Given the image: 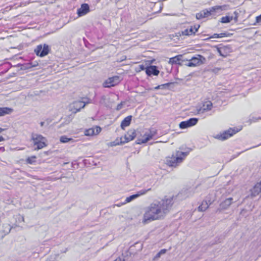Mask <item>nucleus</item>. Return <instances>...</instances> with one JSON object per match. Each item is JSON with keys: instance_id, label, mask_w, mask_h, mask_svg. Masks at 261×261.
<instances>
[{"instance_id": "nucleus-25", "label": "nucleus", "mask_w": 261, "mask_h": 261, "mask_svg": "<svg viewBox=\"0 0 261 261\" xmlns=\"http://www.w3.org/2000/svg\"><path fill=\"white\" fill-rule=\"evenodd\" d=\"M4 140L5 139H4V137H3L2 136L0 137V142L3 141H4Z\"/></svg>"}, {"instance_id": "nucleus-14", "label": "nucleus", "mask_w": 261, "mask_h": 261, "mask_svg": "<svg viewBox=\"0 0 261 261\" xmlns=\"http://www.w3.org/2000/svg\"><path fill=\"white\" fill-rule=\"evenodd\" d=\"M189 126H189V124L188 121H187V122H182L180 124V127L181 128H185L189 127Z\"/></svg>"}, {"instance_id": "nucleus-11", "label": "nucleus", "mask_w": 261, "mask_h": 261, "mask_svg": "<svg viewBox=\"0 0 261 261\" xmlns=\"http://www.w3.org/2000/svg\"><path fill=\"white\" fill-rule=\"evenodd\" d=\"M261 192V182L258 183L254 187V193L258 194Z\"/></svg>"}, {"instance_id": "nucleus-8", "label": "nucleus", "mask_w": 261, "mask_h": 261, "mask_svg": "<svg viewBox=\"0 0 261 261\" xmlns=\"http://www.w3.org/2000/svg\"><path fill=\"white\" fill-rule=\"evenodd\" d=\"M131 119V116H127L123 120L121 124V127L122 129L124 130L125 127L128 126L130 124Z\"/></svg>"}, {"instance_id": "nucleus-1", "label": "nucleus", "mask_w": 261, "mask_h": 261, "mask_svg": "<svg viewBox=\"0 0 261 261\" xmlns=\"http://www.w3.org/2000/svg\"><path fill=\"white\" fill-rule=\"evenodd\" d=\"M90 102L88 98L82 97L71 102L69 105V110L72 113L75 114L84 108L87 104Z\"/></svg>"}, {"instance_id": "nucleus-20", "label": "nucleus", "mask_w": 261, "mask_h": 261, "mask_svg": "<svg viewBox=\"0 0 261 261\" xmlns=\"http://www.w3.org/2000/svg\"><path fill=\"white\" fill-rule=\"evenodd\" d=\"M260 21H261V15L256 18V22L257 23L259 22Z\"/></svg>"}, {"instance_id": "nucleus-27", "label": "nucleus", "mask_w": 261, "mask_h": 261, "mask_svg": "<svg viewBox=\"0 0 261 261\" xmlns=\"http://www.w3.org/2000/svg\"><path fill=\"white\" fill-rule=\"evenodd\" d=\"M137 195H133V196L130 197V200L134 198V197H137Z\"/></svg>"}, {"instance_id": "nucleus-18", "label": "nucleus", "mask_w": 261, "mask_h": 261, "mask_svg": "<svg viewBox=\"0 0 261 261\" xmlns=\"http://www.w3.org/2000/svg\"><path fill=\"white\" fill-rule=\"evenodd\" d=\"M230 21V18L228 17H223L221 19L222 23L229 22Z\"/></svg>"}, {"instance_id": "nucleus-3", "label": "nucleus", "mask_w": 261, "mask_h": 261, "mask_svg": "<svg viewBox=\"0 0 261 261\" xmlns=\"http://www.w3.org/2000/svg\"><path fill=\"white\" fill-rule=\"evenodd\" d=\"M49 46L46 44L38 45L35 49L36 54L41 57L47 55L49 53Z\"/></svg>"}, {"instance_id": "nucleus-21", "label": "nucleus", "mask_w": 261, "mask_h": 261, "mask_svg": "<svg viewBox=\"0 0 261 261\" xmlns=\"http://www.w3.org/2000/svg\"><path fill=\"white\" fill-rule=\"evenodd\" d=\"M165 252V250H161L159 253L158 254V256H160V255L162 253H164Z\"/></svg>"}, {"instance_id": "nucleus-6", "label": "nucleus", "mask_w": 261, "mask_h": 261, "mask_svg": "<svg viewBox=\"0 0 261 261\" xmlns=\"http://www.w3.org/2000/svg\"><path fill=\"white\" fill-rule=\"evenodd\" d=\"M103 86L105 87H111L114 86V77H111L103 83Z\"/></svg>"}, {"instance_id": "nucleus-9", "label": "nucleus", "mask_w": 261, "mask_h": 261, "mask_svg": "<svg viewBox=\"0 0 261 261\" xmlns=\"http://www.w3.org/2000/svg\"><path fill=\"white\" fill-rule=\"evenodd\" d=\"M60 141L61 143H66L68 142L74 143L75 141L71 138H68L66 136H62L60 138Z\"/></svg>"}, {"instance_id": "nucleus-33", "label": "nucleus", "mask_w": 261, "mask_h": 261, "mask_svg": "<svg viewBox=\"0 0 261 261\" xmlns=\"http://www.w3.org/2000/svg\"><path fill=\"white\" fill-rule=\"evenodd\" d=\"M45 261H55V260H50V259H46Z\"/></svg>"}, {"instance_id": "nucleus-35", "label": "nucleus", "mask_w": 261, "mask_h": 261, "mask_svg": "<svg viewBox=\"0 0 261 261\" xmlns=\"http://www.w3.org/2000/svg\"><path fill=\"white\" fill-rule=\"evenodd\" d=\"M177 160H181V159H180V158H177Z\"/></svg>"}, {"instance_id": "nucleus-28", "label": "nucleus", "mask_w": 261, "mask_h": 261, "mask_svg": "<svg viewBox=\"0 0 261 261\" xmlns=\"http://www.w3.org/2000/svg\"><path fill=\"white\" fill-rule=\"evenodd\" d=\"M37 64H38L37 63H36V64H33V65H32V67H35L36 66H37Z\"/></svg>"}, {"instance_id": "nucleus-10", "label": "nucleus", "mask_w": 261, "mask_h": 261, "mask_svg": "<svg viewBox=\"0 0 261 261\" xmlns=\"http://www.w3.org/2000/svg\"><path fill=\"white\" fill-rule=\"evenodd\" d=\"M36 156H35V155L31 156L28 157L27 159L26 162L28 164H34L36 161Z\"/></svg>"}, {"instance_id": "nucleus-29", "label": "nucleus", "mask_w": 261, "mask_h": 261, "mask_svg": "<svg viewBox=\"0 0 261 261\" xmlns=\"http://www.w3.org/2000/svg\"><path fill=\"white\" fill-rule=\"evenodd\" d=\"M4 130V129L0 127V134Z\"/></svg>"}, {"instance_id": "nucleus-32", "label": "nucleus", "mask_w": 261, "mask_h": 261, "mask_svg": "<svg viewBox=\"0 0 261 261\" xmlns=\"http://www.w3.org/2000/svg\"><path fill=\"white\" fill-rule=\"evenodd\" d=\"M141 69H142V70L144 69V67L143 66H141Z\"/></svg>"}, {"instance_id": "nucleus-16", "label": "nucleus", "mask_w": 261, "mask_h": 261, "mask_svg": "<svg viewBox=\"0 0 261 261\" xmlns=\"http://www.w3.org/2000/svg\"><path fill=\"white\" fill-rule=\"evenodd\" d=\"M190 33H193V29H191L190 30H186L182 32L183 35H190Z\"/></svg>"}, {"instance_id": "nucleus-26", "label": "nucleus", "mask_w": 261, "mask_h": 261, "mask_svg": "<svg viewBox=\"0 0 261 261\" xmlns=\"http://www.w3.org/2000/svg\"><path fill=\"white\" fill-rule=\"evenodd\" d=\"M40 124V125L41 126H44V125L45 124V122H41Z\"/></svg>"}, {"instance_id": "nucleus-7", "label": "nucleus", "mask_w": 261, "mask_h": 261, "mask_svg": "<svg viewBox=\"0 0 261 261\" xmlns=\"http://www.w3.org/2000/svg\"><path fill=\"white\" fill-rule=\"evenodd\" d=\"M12 111L13 110L9 108H0V116H3L5 115L10 114L12 112Z\"/></svg>"}, {"instance_id": "nucleus-23", "label": "nucleus", "mask_w": 261, "mask_h": 261, "mask_svg": "<svg viewBox=\"0 0 261 261\" xmlns=\"http://www.w3.org/2000/svg\"><path fill=\"white\" fill-rule=\"evenodd\" d=\"M195 65V64L194 63H190L189 64V67H191V66H194Z\"/></svg>"}, {"instance_id": "nucleus-5", "label": "nucleus", "mask_w": 261, "mask_h": 261, "mask_svg": "<svg viewBox=\"0 0 261 261\" xmlns=\"http://www.w3.org/2000/svg\"><path fill=\"white\" fill-rule=\"evenodd\" d=\"M101 128L99 126H95L85 131V135L87 136H92L98 135L101 132Z\"/></svg>"}, {"instance_id": "nucleus-30", "label": "nucleus", "mask_w": 261, "mask_h": 261, "mask_svg": "<svg viewBox=\"0 0 261 261\" xmlns=\"http://www.w3.org/2000/svg\"><path fill=\"white\" fill-rule=\"evenodd\" d=\"M211 105H212V103H210V104H208V105H207V108H208L209 106H211Z\"/></svg>"}, {"instance_id": "nucleus-36", "label": "nucleus", "mask_w": 261, "mask_h": 261, "mask_svg": "<svg viewBox=\"0 0 261 261\" xmlns=\"http://www.w3.org/2000/svg\"><path fill=\"white\" fill-rule=\"evenodd\" d=\"M134 137H132V140H133L134 139Z\"/></svg>"}, {"instance_id": "nucleus-34", "label": "nucleus", "mask_w": 261, "mask_h": 261, "mask_svg": "<svg viewBox=\"0 0 261 261\" xmlns=\"http://www.w3.org/2000/svg\"><path fill=\"white\" fill-rule=\"evenodd\" d=\"M115 79H119V77H118V76H115Z\"/></svg>"}, {"instance_id": "nucleus-2", "label": "nucleus", "mask_w": 261, "mask_h": 261, "mask_svg": "<svg viewBox=\"0 0 261 261\" xmlns=\"http://www.w3.org/2000/svg\"><path fill=\"white\" fill-rule=\"evenodd\" d=\"M31 141L35 147V150L42 149L47 145V139L40 134L33 133L31 135Z\"/></svg>"}, {"instance_id": "nucleus-22", "label": "nucleus", "mask_w": 261, "mask_h": 261, "mask_svg": "<svg viewBox=\"0 0 261 261\" xmlns=\"http://www.w3.org/2000/svg\"><path fill=\"white\" fill-rule=\"evenodd\" d=\"M149 139V138H147L146 139H145V140H143L142 142L143 143H146V142H147Z\"/></svg>"}, {"instance_id": "nucleus-24", "label": "nucleus", "mask_w": 261, "mask_h": 261, "mask_svg": "<svg viewBox=\"0 0 261 261\" xmlns=\"http://www.w3.org/2000/svg\"><path fill=\"white\" fill-rule=\"evenodd\" d=\"M192 60L194 61V62H197V61L198 60V59L197 58H193L192 59Z\"/></svg>"}, {"instance_id": "nucleus-13", "label": "nucleus", "mask_w": 261, "mask_h": 261, "mask_svg": "<svg viewBox=\"0 0 261 261\" xmlns=\"http://www.w3.org/2000/svg\"><path fill=\"white\" fill-rule=\"evenodd\" d=\"M156 66H150V69H151V70H152L153 71V74L155 75H157L159 73V71L158 70L156 69Z\"/></svg>"}, {"instance_id": "nucleus-15", "label": "nucleus", "mask_w": 261, "mask_h": 261, "mask_svg": "<svg viewBox=\"0 0 261 261\" xmlns=\"http://www.w3.org/2000/svg\"><path fill=\"white\" fill-rule=\"evenodd\" d=\"M189 124V126H191L192 125H195L197 122V119H191L189 121H188Z\"/></svg>"}, {"instance_id": "nucleus-4", "label": "nucleus", "mask_w": 261, "mask_h": 261, "mask_svg": "<svg viewBox=\"0 0 261 261\" xmlns=\"http://www.w3.org/2000/svg\"><path fill=\"white\" fill-rule=\"evenodd\" d=\"M89 11V5L87 4H83L81 7L77 9V14L79 17H82L87 14Z\"/></svg>"}, {"instance_id": "nucleus-17", "label": "nucleus", "mask_w": 261, "mask_h": 261, "mask_svg": "<svg viewBox=\"0 0 261 261\" xmlns=\"http://www.w3.org/2000/svg\"><path fill=\"white\" fill-rule=\"evenodd\" d=\"M124 105V102H120L119 103H118L117 106V110H121L123 109Z\"/></svg>"}, {"instance_id": "nucleus-12", "label": "nucleus", "mask_w": 261, "mask_h": 261, "mask_svg": "<svg viewBox=\"0 0 261 261\" xmlns=\"http://www.w3.org/2000/svg\"><path fill=\"white\" fill-rule=\"evenodd\" d=\"M3 227L4 228V231L5 234L9 233L11 229V227L8 224H5L3 225Z\"/></svg>"}, {"instance_id": "nucleus-19", "label": "nucleus", "mask_w": 261, "mask_h": 261, "mask_svg": "<svg viewBox=\"0 0 261 261\" xmlns=\"http://www.w3.org/2000/svg\"><path fill=\"white\" fill-rule=\"evenodd\" d=\"M146 72L148 75H150L151 73H153V71L150 69V67H149L146 69Z\"/></svg>"}, {"instance_id": "nucleus-31", "label": "nucleus", "mask_w": 261, "mask_h": 261, "mask_svg": "<svg viewBox=\"0 0 261 261\" xmlns=\"http://www.w3.org/2000/svg\"><path fill=\"white\" fill-rule=\"evenodd\" d=\"M118 261H124V259L120 258Z\"/></svg>"}]
</instances>
